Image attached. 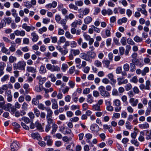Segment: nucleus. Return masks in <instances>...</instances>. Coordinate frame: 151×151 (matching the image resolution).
<instances>
[{
  "instance_id": "40",
  "label": "nucleus",
  "mask_w": 151,
  "mask_h": 151,
  "mask_svg": "<svg viewBox=\"0 0 151 151\" xmlns=\"http://www.w3.org/2000/svg\"><path fill=\"white\" fill-rule=\"evenodd\" d=\"M66 39L64 37H60L59 40H58V43L59 45L61 43H63L65 42Z\"/></svg>"
},
{
  "instance_id": "8",
  "label": "nucleus",
  "mask_w": 151,
  "mask_h": 151,
  "mask_svg": "<svg viewBox=\"0 0 151 151\" xmlns=\"http://www.w3.org/2000/svg\"><path fill=\"white\" fill-rule=\"evenodd\" d=\"M129 102L132 106L135 107L137 106L138 103V99L135 100L134 98H131L129 99Z\"/></svg>"
},
{
  "instance_id": "18",
  "label": "nucleus",
  "mask_w": 151,
  "mask_h": 151,
  "mask_svg": "<svg viewBox=\"0 0 151 151\" xmlns=\"http://www.w3.org/2000/svg\"><path fill=\"white\" fill-rule=\"evenodd\" d=\"M44 88H46L43 87L42 85L40 84L36 86L35 87V91L37 92H40L43 90H44Z\"/></svg>"
},
{
  "instance_id": "7",
  "label": "nucleus",
  "mask_w": 151,
  "mask_h": 151,
  "mask_svg": "<svg viewBox=\"0 0 151 151\" xmlns=\"http://www.w3.org/2000/svg\"><path fill=\"white\" fill-rule=\"evenodd\" d=\"M44 91H45L44 97L47 99L49 97V95L48 94L49 92H52L53 91V88H50L49 89L44 88Z\"/></svg>"
},
{
  "instance_id": "3",
  "label": "nucleus",
  "mask_w": 151,
  "mask_h": 151,
  "mask_svg": "<svg viewBox=\"0 0 151 151\" xmlns=\"http://www.w3.org/2000/svg\"><path fill=\"white\" fill-rule=\"evenodd\" d=\"M22 27L27 32H29L30 31H33L35 29V28L32 25L30 26H28L26 23L23 24L22 25Z\"/></svg>"
},
{
  "instance_id": "30",
  "label": "nucleus",
  "mask_w": 151,
  "mask_h": 151,
  "mask_svg": "<svg viewBox=\"0 0 151 151\" xmlns=\"http://www.w3.org/2000/svg\"><path fill=\"white\" fill-rule=\"evenodd\" d=\"M144 131H141L140 132V135L138 138V140L141 142H143L145 140V138L144 137Z\"/></svg>"
},
{
  "instance_id": "55",
  "label": "nucleus",
  "mask_w": 151,
  "mask_h": 151,
  "mask_svg": "<svg viewBox=\"0 0 151 151\" xmlns=\"http://www.w3.org/2000/svg\"><path fill=\"white\" fill-rule=\"evenodd\" d=\"M47 30V28L45 27H43L42 28L39 29L38 32L40 34H42L44 32H46Z\"/></svg>"
},
{
  "instance_id": "4",
  "label": "nucleus",
  "mask_w": 151,
  "mask_h": 151,
  "mask_svg": "<svg viewBox=\"0 0 151 151\" xmlns=\"http://www.w3.org/2000/svg\"><path fill=\"white\" fill-rule=\"evenodd\" d=\"M80 57L86 61H88L90 63L91 62L92 60L90 58L88 55L85 52H82L80 55Z\"/></svg>"
},
{
  "instance_id": "34",
  "label": "nucleus",
  "mask_w": 151,
  "mask_h": 151,
  "mask_svg": "<svg viewBox=\"0 0 151 151\" xmlns=\"http://www.w3.org/2000/svg\"><path fill=\"white\" fill-rule=\"evenodd\" d=\"M60 70V68L57 65H52L51 71H59Z\"/></svg>"
},
{
  "instance_id": "64",
  "label": "nucleus",
  "mask_w": 151,
  "mask_h": 151,
  "mask_svg": "<svg viewBox=\"0 0 151 151\" xmlns=\"http://www.w3.org/2000/svg\"><path fill=\"white\" fill-rule=\"evenodd\" d=\"M147 133L146 134L147 137H146V139L148 140L151 139V132H149L148 130H146Z\"/></svg>"
},
{
  "instance_id": "10",
  "label": "nucleus",
  "mask_w": 151,
  "mask_h": 151,
  "mask_svg": "<svg viewBox=\"0 0 151 151\" xmlns=\"http://www.w3.org/2000/svg\"><path fill=\"white\" fill-rule=\"evenodd\" d=\"M107 76L111 81V84H114L116 83V80L114 78V76L112 73H111L108 74Z\"/></svg>"
},
{
  "instance_id": "57",
  "label": "nucleus",
  "mask_w": 151,
  "mask_h": 151,
  "mask_svg": "<svg viewBox=\"0 0 151 151\" xmlns=\"http://www.w3.org/2000/svg\"><path fill=\"white\" fill-rule=\"evenodd\" d=\"M68 65L66 64H63L62 65L61 70L63 72H65L68 68Z\"/></svg>"
},
{
  "instance_id": "26",
  "label": "nucleus",
  "mask_w": 151,
  "mask_h": 151,
  "mask_svg": "<svg viewBox=\"0 0 151 151\" xmlns=\"http://www.w3.org/2000/svg\"><path fill=\"white\" fill-rule=\"evenodd\" d=\"M85 137L86 138V141L88 143H90V139H91L92 137V134L88 133L85 135Z\"/></svg>"
},
{
  "instance_id": "22",
  "label": "nucleus",
  "mask_w": 151,
  "mask_h": 151,
  "mask_svg": "<svg viewBox=\"0 0 151 151\" xmlns=\"http://www.w3.org/2000/svg\"><path fill=\"white\" fill-rule=\"evenodd\" d=\"M35 127H36L37 129L41 132L44 131L43 128L41 124L40 123L38 122H36L35 123Z\"/></svg>"
},
{
  "instance_id": "28",
  "label": "nucleus",
  "mask_w": 151,
  "mask_h": 151,
  "mask_svg": "<svg viewBox=\"0 0 151 151\" xmlns=\"http://www.w3.org/2000/svg\"><path fill=\"white\" fill-rule=\"evenodd\" d=\"M12 106V105L11 104L8 103L3 106V109L6 111H10V110Z\"/></svg>"
},
{
  "instance_id": "23",
  "label": "nucleus",
  "mask_w": 151,
  "mask_h": 151,
  "mask_svg": "<svg viewBox=\"0 0 151 151\" xmlns=\"http://www.w3.org/2000/svg\"><path fill=\"white\" fill-rule=\"evenodd\" d=\"M47 111L46 118L52 117L53 112L52 110L50 108H47L45 109Z\"/></svg>"
},
{
  "instance_id": "41",
  "label": "nucleus",
  "mask_w": 151,
  "mask_h": 151,
  "mask_svg": "<svg viewBox=\"0 0 151 151\" xmlns=\"http://www.w3.org/2000/svg\"><path fill=\"white\" fill-rule=\"evenodd\" d=\"M131 49V46L129 45H127L126 46V50L125 52V54L126 55H127Z\"/></svg>"
},
{
  "instance_id": "56",
  "label": "nucleus",
  "mask_w": 151,
  "mask_h": 151,
  "mask_svg": "<svg viewBox=\"0 0 151 151\" xmlns=\"http://www.w3.org/2000/svg\"><path fill=\"white\" fill-rule=\"evenodd\" d=\"M34 112L36 116L37 117H38L40 115V111L37 108H34Z\"/></svg>"
},
{
  "instance_id": "27",
  "label": "nucleus",
  "mask_w": 151,
  "mask_h": 151,
  "mask_svg": "<svg viewBox=\"0 0 151 151\" xmlns=\"http://www.w3.org/2000/svg\"><path fill=\"white\" fill-rule=\"evenodd\" d=\"M87 53L89 54V55H88L89 57V58L91 59H94L95 58L96 56V53L94 52H88Z\"/></svg>"
},
{
  "instance_id": "37",
  "label": "nucleus",
  "mask_w": 151,
  "mask_h": 151,
  "mask_svg": "<svg viewBox=\"0 0 151 151\" xmlns=\"http://www.w3.org/2000/svg\"><path fill=\"white\" fill-rule=\"evenodd\" d=\"M23 5L24 6L29 9L32 7V5L30 3L29 1H25Z\"/></svg>"
},
{
  "instance_id": "46",
  "label": "nucleus",
  "mask_w": 151,
  "mask_h": 151,
  "mask_svg": "<svg viewBox=\"0 0 151 151\" xmlns=\"http://www.w3.org/2000/svg\"><path fill=\"white\" fill-rule=\"evenodd\" d=\"M149 70V68L148 67L145 68L142 71V74L143 76H145L146 75V73H148Z\"/></svg>"
},
{
  "instance_id": "12",
  "label": "nucleus",
  "mask_w": 151,
  "mask_h": 151,
  "mask_svg": "<svg viewBox=\"0 0 151 151\" xmlns=\"http://www.w3.org/2000/svg\"><path fill=\"white\" fill-rule=\"evenodd\" d=\"M132 63L134 64V65H138L140 67H142L143 65V64L140 62L138 59L137 58L133 59L132 60Z\"/></svg>"
},
{
  "instance_id": "21",
  "label": "nucleus",
  "mask_w": 151,
  "mask_h": 151,
  "mask_svg": "<svg viewBox=\"0 0 151 151\" xmlns=\"http://www.w3.org/2000/svg\"><path fill=\"white\" fill-rule=\"evenodd\" d=\"M57 4V2L55 1H53L52 3L46 5V7L48 9L51 8L52 7L55 8Z\"/></svg>"
},
{
  "instance_id": "52",
  "label": "nucleus",
  "mask_w": 151,
  "mask_h": 151,
  "mask_svg": "<svg viewBox=\"0 0 151 151\" xmlns=\"http://www.w3.org/2000/svg\"><path fill=\"white\" fill-rule=\"evenodd\" d=\"M32 103L33 105L37 106L39 103V101L35 97L32 99Z\"/></svg>"
},
{
  "instance_id": "39",
  "label": "nucleus",
  "mask_w": 151,
  "mask_h": 151,
  "mask_svg": "<svg viewBox=\"0 0 151 151\" xmlns=\"http://www.w3.org/2000/svg\"><path fill=\"white\" fill-rule=\"evenodd\" d=\"M9 77V76L8 74L5 75L1 78V81L2 82H5Z\"/></svg>"
},
{
  "instance_id": "45",
  "label": "nucleus",
  "mask_w": 151,
  "mask_h": 151,
  "mask_svg": "<svg viewBox=\"0 0 151 151\" xmlns=\"http://www.w3.org/2000/svg\"><path fill=\"white\" fill-rule=\"evenodd\" d=\"M69 7L70 9H73L75 10H77L78 9V7L77 6L72 3L70 4L69 5Z\"/></svg>"
},
{
  "instance_id": "17",
  "label": "nucleus",
  "mask_w": 151,
  "mask_h": 151,
  "mask_svg": "<svg viewBox=\"0 0 151 151\" xmlns=\"http://www.w3.org/2000/svg\"><path fill=\"white\" fill-rule=\"evenodd\" d=\"M27 70L29 72L35 73L37 72L36 69L33 67L28 66L27 68Z\"/></svg>"
},
{
  "instance_id": "19",
  "label": "nucleus",
  "mask_w": 151,
  "mask_h": 151,
  "mask_svg": "<svg viewBox=\"0 0 151 151\" xmlns=\"http://www.w3.org/2000/svg\"><path fill=\"white\" fill-rule=\"evenodd\" d=\"M149 124L147 122H145L143 124L139 125V127L141 129H148L149 127Z\"/></svg>"
},
{
  "instance_id": "25",
  "label": "nucleus",
  "mask_w": 151,
  "mask_h": 151,
  "mask_svg": "<svg viewBox=\"0 0 151 151\" xmlns=\"http://www.w3.org/2000/svg\"><path fill=\"white\" fill-rule=\"evenodd\" d=\"M94 101L93 97L91 94L87 96V102L89 104H92Z\"/></svg>"
},
{
  "instance_id": "20",
  "label": "nucleus",
  "mask_w": 151,
  "mask_h": 151,
  "mask_svg": "<svg viewBox=\"0 0 151 151\" xmlns=\"http://www.w3.org/2000/svg\"><path fill=\"white\" fill-rule=\"evenodd\" d=\"M31 136L33 138L37 140H40L41 139V137L38 133H32L31 134Z\"/></svg>"
},
{
  "instance_id": "49",
  "label": "nucleus",
  "mask_w": 151,
  "mask_h": 151,
  "mask_svg": "<svg viewBox=\"0 0 151 151\" xmlns=\"http://www.w3.org/2000/svg\"><path fill=\"white\" fill-rule=\"evenodd\" d=\"M127 39L126 37H123L121 40L120 42L123 45H125L127 44Z\"/></svg>"
},
{
  "instance_id": "11",
  "label": "nucleus",
  "mask_w": 151,
  "mask_h": 151,
  "mask_svg": "<svg viewBox=\"0 0 151 151\" xmlns=\"http://www.w3.org/2000/svg\"><path fill=\"white\" fill-rule=\"evenodd\" d=\"M90 129L92 132H97L99 130V127L96 124H92L90 127Z\"/></svg>"
},
{
  "instance_id": "29",
  "label": "nucleus",
  "mask_w": 151,
  "mask_h": 151,
  "mask_svg": "<svg viewBox=\"0 0 151 151\" xmlns=\"http://www.w3.org/2000/svg\"><path fill=\"white\" fill-rule=\"evenodd\" d=\"M92 109L93 111H101V109L100 108V106L97 104L93 105L92 106Z\"/></svg>"
},
{
  "instance_id": "36",
  "label": "nucleus",
  "mask_w": 151,
  "mask_h": 151,
  "mask_svg": "<svg viewBox=\"0 0 151 151\" xmlns=\"http://www.w3.org/2000/svg\"><path fill=\"white\" fill-rule=\"evenodd\" d=\"M1 51L2 53L7 55H9L10 54V51H9L5 47L1 49Z\"/></svg>"
},
{
  "instance_id": "33",
  "label": "nucleus",
  "mask_w": 151,
  "mask_h": 151,
  "mask_svg": "<svg viewBox=\"0 0 151 151\" xmlns=\"http://www.w3.org/2000/svg\"><path fill=\"white\" fill-rule=\"evenodd\" d=\"M127 19L126 17H123L122 19H119L118 20V24L121 25L122 23H125L127 22Z\"/></svg>"
},
{
  "instance_id": "6",
  "label": "nucleus",
  "mask_w": 151,
  "mask_h": 151,
  "mask_svg": "<svg viewBox=\"0 0 151 151\" xmlns=\"http://www.w3.org/2000/svg\"><path fill=\"white\" fill-rule=\"evenodd\" d=\"M124 77L123 76L117 78L118 84L119 85H120L122 84H125L128 83V80L127 79L124 80Z\"/></svg>"
},
{
  "instance_id": "51",
  "label": "nucleus",
  "mask_w": 151,
  "mask_h": 151,
  "mask_svg": "<svg viewBox=\"0 0 151 151\" xmlns=\"http://www.w3.org/2000/svg\"><path fill=\"white\" fill-rule=\"evenodd\" d=\"M130 71L132 72H134L136 70V66L133 63H130Z\"/></svg>"
},
{
  "instance_id": "5",
  "label": "nucleus",
  "mask_w": 151,
  "mask_h": 151,
  "mask_svg": "<svg viewBox=\"0 0 151 151\" xmlns=\"http://www.w3.org/2000/svg\"><path fill=\"white\" fill-rule=\"evenodd\" d=\"M18 142L16 141H14L11 145V151L17 150L19 148Z\"/></svg>"
},
{
  "instance_id": "9",
  "label": "nucleus",
  "mask_w": 151,
  "mask_h": 151,
  "mask_svg": "<svg viewBox=\"0 0 151 151\" xmlns=\"http://www.w3.org/2000/svg\"><path fill=\"white\" fill-rule=\"evenodd\" d=\"M15 34L17 36H24L25 35V32L24 30H17L14 31Z\"/></svg>"
},
{
  "instance_id": "1",
  "label": "nucleus",
  "mask_w": 151,
  "mask_h": 151,
  "mask_svg": "<svg viewBox=\"0 0 151 151\" xmlns=\"http://www.w3.org/2000/svg\"><path fill=\"white\" fill-rule=\"evenodd\" d=\"M26 65V62L24 61H20L17 63H14L13 67L14 69L24 70Z\"/></svg>"
},
{
  "instance_id": "50",
  "label": "nucleus",
  "mask_w": 151,
  "mask_h": 151,
  "mask_svg": "<svg viewBox=\"0 0 151 151\" xmlns=\"http://www.w3.org/2000/svg\"><path fill=\"white\" fill-rule=\"evenodd\" d=\"M131 142L132 144L134 145L136 147H138L139 145V143L137 139H132L131 140Z\"/></svg>"
},
{
  "instance_id": "63",
  "label": "nucleus",
  "mask_w": 151,
  "mask_h": 151,
  "mask_svg": "<svg viewBox=\"0 0 151 151\" xmlns=\"http://www.w3.org/2000/svg\"><path fill=\"white\" fill-rule=\"evenodd\" d=\"M127 43L131 45H133L135 44V43L131 38H128L127 39Z\"/></svg>"
},
{
  "instance_id": "42",
  "label": "nucleus",
  "mask_w": 151,
  "mask_h": 151,
  "mask_svg": "<svg viewBox=\"0 0 151 151\" xmlns=\"http://www.w3.org/2000/svg\"><path fill=\"white\" fill-rule=\"evenodd\" d=\"M113 104L116 106H120L121 105L120 101L118 99H116L114 100Z\"/></svg>"
},
{
  "instance_id": "62",
  "label": "nucleus",
  "mask_w": 151,
  "mask_h": 151,
  "mask_svg": "<svg viewBox=\"0 0 151 151\" xmlns=\"http://www.w3.org/2000/svg\"><path fill=\"white\" fill-rule=\"evenodd\" d=\"M90 11V9L88 8H86L83 11V13L84 15L88 14Z\"/></svg>"
},
{
  "instance_id": "2",
  "label": "nucleus",
  "mask_w": 151,
  "mask_h": 151,
  "mask_svg": "<svg viewBox=\"0 0 151 151\" xmlns=\"http://www.w3.org/2000/svg\"><path fill=\"white\" fill-rule=\"evenodd\" d=\"M99 90L101 95L104 97H109L110 96V93L107 91L105 90V87L101 86L99 88Z\"/></svg>"
},
{
  "instance_id": "35",
  "label": "nucleus",
  "mask_w": 151,
  "mask_h": 151,
  "mask_svg": "<svg viewBox=\"0 0 151 151\" xmlns=\"http://www.w3.org/2000/svg\"><path fill=\"white\" fill-rule=\"evenodd\" d=\"M17 58L14 56L12 55L10 56L9 58V62L10 63H12L16 61L17 60Z\"/></svg>"
},
{
  "instance_id": "58",
  "label": "nucleus",
  "mask_w": 151,
  "mask_h": 151,
  "mask_svg": "<svg viewBox=\"0 0 151 151\" xmlns=\"http://www.w3.org/2000/svg\"><path fill=\"white\" fill-rule=\"evenodd\" d=\"M21 119L23 120L26 124H28L30 122V120L29 118L25 116L21 118Z\"/></svg>"
},
{
  "instance_id": "44",
  "label": "nucleus",
  "mask_w": 151,
  "mask_h": 151,
  "mask_svg": "<svg viewBox=\"0 0 151 151\" xmlns=\"http://www.w3.org/2000/svg\"><path fill=\"white\" fill-rule=\"evenodd\" d=\"M37 105L38 108L40 109L43 110L46 109L45 106L42 103L39 104V103Z\"/></svg>"
},
{
  "instance_id": "47",
  "label": "nucleus",
  "mask_w": 151,
  "mask_h": 151,
  "mask_svg": "<svg viewBox=\"0 0 151 151\" xmlns=\"http://www.w3.org/2000/svg\"><path fill=\"white\" fill-rule=\"evenodd\" d=\"M48 77L51 78V81L53 82H54L56 80V77L53 74L51 73L49 75Z\"/></svg>"
},
{
  "instance_id": "43",
  "label": "nucleus",
  "mask_w": 151,
  "mask_h": 151,
  "mask_svg": "<svg viewBox=\"0 0 151 151\" xmlns=\"http://www.w3.org/2000/svg\"><path fill=\"white\" fill-rule=\"evenodd\" d=\"M71 52L75 56L79 55L80 53V51L78 49H73L71 50Z\"/></svg>"
},
{
  "instance_id": "13",
  "label": "nucleus",
  "mask_w": 151,
  "mask_h": 151,
  "mask_svg": "<svg viewBox=\"0 0 151 151\" xmlns=\"http://www.w3.org/2000/svg\"><path fill=\"white\" fill-rule=\"evenodd\" d=\"M31 35L32 37V41L35 42H37L38 40L39 37L38 35L35 32H33L31 33Z\"/></svg>"
},
{
  "instance_id": "38",
  "label": "nucleus",
  "mask_w": 151,
  "mask_h": 151,
  "mask_svg": "<svg viewBox=\"0 0 151 151\" xmlns=\"http://www.w3.org/2000/svg\"><path fill=\"white\" fill-rule=\"evenodd\" d=\"M94 65L97 67H100L101 66V62L98 60H96L94 61Z\"/></svg>"
},
{
  "instance_id": "61",
  "label": "nucleus",
  "mask_w": 151,
  "mask_h": 151,
  "mask_svg": "<svg viewBox=\"0 0 151 151\" xmlns=\"http://www.w3.org/2000/svg\"><path fill=\"white\" fill-rule=\"evenodd\" d=\"M80 106L78 105H73L70 107L72 110H74L76 109H79Z\"/></svg>"
},
{
  "instance_id": "16",
  "label": "nucleus",
  "mask_w": 151,
  "mask_h": 151,
  "mask_svg": "<svg viewBox=\"0 0 151 151\" xmlns=\"http://www.w3.org/2000/svg\"><path fill=\"white\" fill-rule=\"evenodd\" d=\"M39 71L40 74H44L46 73L47 70L45 66L42 65L40 66Z\"/></svg>"
},
{
  "instance_id": "53",
  "label": "nucleus",
  "mask_w": 151,
  "mask_h": 151,
  "mask_svg": "<svg viewBox=\"0 0 151 151\" xmlns=\"http://www.w3.org/2000/svg\"><path fill=\"white\" fill-rule=\"evenodd\" d=\"M68 85H69L70 88H73L75 86V82L72 81H70L68 83Z\"/></svg>"
},
{
  "instance_id": "32",
  "label": "nucleus",
  "mask_w": 151,
  "mask_h": 151,
  "mask_svg": "<svg viewBox=\"0 0 151 151\" xmlns=\"http://www.w3.org/2000/svg\"><path fill=\"white\" fill-rule=\"evenodd\" d=\"M58 128V125L55 124L54 123L52 126V131L51 132L52 134H54L55 132L56 131Z\"/></svg>"
},
{
  "instance_id": "60",
  "label": "nucleus",
  "mask_w": 151,
  "mask_h": 151,
  "mask_svg": "<svg viewBox=\"0 0 151 151\" xmlns=\"http://www.w3.org/2000/svg\"><path fill=\"white\" fill-rule=\"evenodd\" d=\"M123 68L125 71H128L129 69V65L128 64L126 63L124 65Z\"/></svg>"
},
{
  "instance_id": "24",
  "label": "nucleus",
  "mask_w": 151,
  "mask_h": 151,
  "mask_svg": "<svg viewBox=\"0 0 151 151\" xmlns=\"http://www.w3.org/2000/svg\"><path fill=\"white\" fill-rule=\"evenodd\" d=\"M12 124L14 127L15 130L16 132L19 131V129L20 128V125L17 123L14 122L12 123Z\"/></svg>"
},
{
  "instance_id": "54",
  "label": "nucleus",
  "mask_w": 151,
  "mask_h": 151,
  "mask_svg": "<svg viewBox=\"0 0 151 151\" xmlns=\"http://www.w3.org/2000/svg\"><path fill=\"white\" fill-rule=\"evenodd\" d=\"M134 40L135 42H141L142 41V38L138 36H136L134 37Z\"/></svg>"
},
{
  "instance_id": "59",
  "label": "nucleus",
  "mask_w": 151,
  "mask_h": 151,
  "mask_svg": "<svg viewBox=\"0 0 151 151\" xmlns=\"http://www.w3.org/2000/svg\"><path fill=\"white\" fill-rule=\"evenodd\" d=\"M75 4L78 6H81L83 5V3L82 1L80 0L75 1Z\"/></svg>"
},
{
  "instance_id": "31",
  "label": "nucleus",
  "mask_w": 151,
  "mask_h": 151,
  "mask_svg": "<svg viewBox=\"0 0 151 151\" xmlns=\"http://www.w3.org/2000/svg\"><path fill=\"white\" fill-rule=\"evenodd\" d=\"M92 20V18L91 17L87 16L84 19V22L86 24H87L91 22Z\"/></svg>"
},
{
  "instance_id": "15",
  "label": "nucleus",
  "mask_w": 151,
  "mask_h": 151,
  "mask_svg": "<svg viewBox=\"0 0 151 151\" xmlns=\"http://www.w3.org/2000/svg\"><path fill=\"white\" fill-rule=\"evenodd\" d=\"M36 79L39 81V84L41 85H42L46 80V78L45 77L42 78L40 76H37L36 78Z\"/></svg>"
},
{
  "instance_id": "48",
  "label": "nucleus",
  "mask_w": 151,
  "mask_h": 151,
  "mask_svg": "<svg viewBox=\"0 0 151 151\" xmlns=\"http://www.w3.org/2000/svg\"><path fill=\"white\" fill-rule=\"evenodd\" d=\"M63 48L64 49V50L63 48L62 49V50H60V52L61 53L64 55H65L68 52V50L63 47Z\"/></svg>"
},
{
  "instance_id": "14",
  "label": "nucleus",
  "mask_w": 151,
  "mask_h": 151,
  "mask_svg": "<svg viewBox=\"0 0 151 151\" xmlns=\"http://www.w3.org/2000/svg\"><path fill=\"white\" fill-rule=\"evenodd\" d=\"M82 23V22L80 19L77 20H75L71 24V26L73 28H76L77 27L78 24L81 25Z\"/></svg>"
}]
</instances>
